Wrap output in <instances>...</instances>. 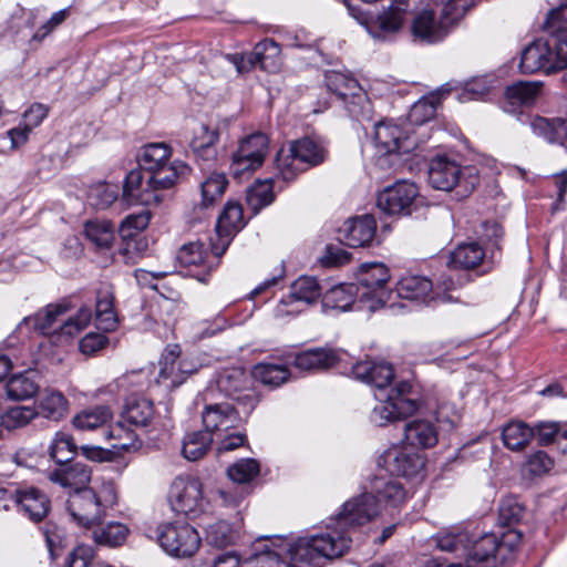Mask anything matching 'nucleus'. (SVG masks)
<instances>
[{
	"mask_svg": "<svg viewBox=\"0 0 567 567\" xmlns=\"http://www.w3.org/2000/svg\"><path fill=\"white\" fill-rule=\"evenodd\" d=\"M51 482L70 488L65 508L72 520L84 528L99 524L107 511L117 505L118 494L111 477L97 476L92 485L86 486L92 478L91 468L82 463H73L50 473Z\"/></svg>",
	"mask_w": 567,
	"mask_h": 567,
	"instance_id": "nucleus-1",
	"label": "nucleus"
},
{
	"mask_svg": "<svg viewBox=\"0 0 567 567\" xmlns=\"http://www.w3.org/2000/svg\"><path fill=\"white\" fill-rule=\"evenodd\" d=\"M171 147L165 143H151L142 147L140 168L132 169L125 178L124 199L146 207H157L165 200V192L190 173L182 161L169 162Z\"/></svg>",
	"mask_w": 567,
	"mask_h": 567,
	"instance_id": "nucleus-2",
	"label": "nucleus"
},
{
	"mask_svg": "<svg viewBox=\"0 0 567 567\" xmlns=\"http://www.w3.org/2000/svg\"><path fill=\"white\" fill-rule=\"evenodd\" d=\"M357 380L375 388L374 398L378 404L371 413V421L383 426L412 415L419 404L408 396L412 386L409 382H399L394 388L389 385L394 378L391 364L385 362L360 361L352 367Z\"/></svg>",
	"mask_w": 567,
	"mask_h": 567,
	"instance_id": "nucleus-3",
	"label": "nucleus"
},
{
	"mask_svg": "<svg viewBox=\"0 0 567 567\" xmlns=\"http://www.w3.org/2000/svg\"><path fill=\"white\" fill-rule=\"evenodd\" d=\"M351 538L344 532L337 528L311 537H301L292 544L282 539V553L285 560L288 558V567H310L319 557L337 558L349 548Z\"/></svg>",
	"mask_w": 567,
	"mask_h": 567,
	"instance_id": "nucleus-4",
	"label": "nucleus"
},
{
	"mask_svg": "<svg viewBox=\"0 0 567 567\" xmlns=\"http://www.w3.org/2000/svg\"><path fill=\"white\" fill-rule=\"evenodd\" d=\"M471 3V0H446L440 12L431 6L416 10L411 22L413 39L427 44L441 42L468 11Z\"/></svg>",
	"mask_w": 567,
	"mask_h": 567,
	"instance_id": "nucleus-5",
	"label": "nucleus"
},
{
	"mask_svg": "<svg viewBox=\"0 0 567 567\" xmlns=\"http://www.w3.org/2000/svg\"><path fill=\"white\" fill-rule=\"evenodd\" d=\"M327 145L311 137L292 142L276 156L277 176L286 182L293 181L301 172L322 164L328 157Z\"/></svg>",
	"mask_w": 567,
	"mask_h": 567,
	"instance_id": "nucleus-6",
	"label": "nucleus"
},
{
	"mask_svg": "<svg viewBox=\"0 0 567 567\" xmlns=\"http://www.w3.org/2000/svg\"><path fill=\"white\" fill-rule=\"evenodd\" d=\"M168 501L174 512L190 518L200 516L209 508L202 482L192 476H178L173 481Z\"/></svg>",
	"mask_w": 567,
	"mask_h": 567,
	"instance_id": "nucleus-7",
	"label": "nucleus"
},
{
	"mask_svg": "<svg viewBox=\"0 0 567 567\" xmlns=\"http://www.w3.org/2000/svg\"><path fill=\"white\" fill-rule=\"evenodd\" d=\"M390 279V270L383 264L364 265L361 268L357 288L360 293L358 309L375 311L383 307L389 297L385 286Z\"/></svg>",
	"mask_w": 567,
	"mask_h": 567,
	"instance_id": "nucleus-8",
	"label": "nucleus"
},
{
	"mask_svg": "<svg viewBox=\"0 0 567 567\" xmlns=\"http://www.w3.org/2000/svg\"><path fill=\"white\" fill-rule=\"evenodd\" d=\"M388 8L374 16H369L365 21L359 23L375 40L385 41L398 34L405 22L410 10H416V3L421 0H390Z\"/></svg>",
	"mask_w": 567,
	"mask_h": 567,
	"instance_id": "nucleus-9",
	"label": "nucleus"
},
{
	"mask_svg": "<svg viewBox=\"0 0 567 567\" xmlns=\"http://www.w3.org/2000/svg\"><path fill=\"white\" fill-rule=\"evenodd\" d=\"M220 392L226 398L235 401L243 409L244 414H249L258 400L255 391L249 386V379L244 370L234 368L221 372L214 386L205 392V399H214L215 393Z\"/></svg>",
	"mask_w": 567,
	"mask_h": 567,
	"instance_id": "nucleus-10",
	"label": "nucleus"
},
{
	"mask_svg": "<svg viewBox=\"0 0 567 567\" xmlns=\"http://www.w3.org/2000/svg\"><path fill=\"white\" fill-rule=\"evenodd\" d=\"M377 206L382 213H410L412 209L430 208L431 205L419 194L415 183L401 179L378 194Z\"/></svg>",
	"mask_w": 567,
	"mask_h": 567,
	"instance_id": "nucleus-11",
	"label": "nucleus"
},
{
	"mask_svg": "<svg viewBox=\"0 0 567 567\" xmlns=\"http://www.w3.org/2000/svg\"><path fill=\"white\" fill-rule=\"evenodd\" d=\"M321 288L315 277L301 276L291 286L288 296L284 297L274 309L277 319L293 318L317 302Z\"/></svg>",
	"mask_w": 567,
	"mask_h": 567,
	"instance_id": "nucleus-12",
	"label": "nucleus"
},
{
	"mask_svg": "<svg viewBox=\"0 0 567 567\" xmlns=\"http://www.w3.org/2000/svg\"><path fill=\"white\" fill-rule=\"evenodd\" d=\"M267 152L268 137L264 133L243 138L231 155L230 173L238 179L249 176L262 165Z\"/></svg>",
	"mask_w": 567,
	"mask_h": 567,
	"instance_id": "nucleus-13",
	"label": "nucleus"
},
{
	"mask_svg": "<svg viewBox=\"0 0 567 567\" xmlns=\"http://www.w3.org/2000/svg\"><path fill=\"white\" fill-rule=\"evenodd\" d=\"M12 506H17L32 522H40L50 511V499L35 487L0 488V508L9 511Z\"/></svg>",
	"mask_w": 567,
	"mask_h": 567,
	"instance_id": "nucleus-14",
	"label": "nucleus"
},
{
	"mask_svg": "<svg viewBox=\"0 0 567 567\" xmlns=\"http://www.w3.org/2000/svg\"><path fill=\"white\" fill-rule=\"evenodd\" d=\"M427 177L433 188L450 192L457 187L461 196H466L475 187L474 181L464 178L460 164L446 155H437L431 159Z\"/></svg>",
	"mask_w": 567,
	"mask_h": 567,
	"instance_id": "nucleus-15",
	"label": "nucleus"
},
{
	"mask_svg": "<svg viewBox=\"0 0 567 567\" xmlns=\"http://www.w3.org/2000/svg\"><path fill=\"white\" fill-rule=\"evenodd\" d=\"M157 540L168 555L175 557H190L200 545L197 530L186 523L159 525Z\"/></svg>",
	"mask_w": 567,
	"mask_h": 567,
	"instance_id": "nucleus-16",
	"label": "nucleus"
},
{
	"mask_svg": "<svg viewBox=\"0 0 567 567\" xmlns=\"http://www.w3.org/2000/svg\"><path fill=\"white\" fill-rule=\"evenodd\" d=\"M151 215H127L121 223L120 235L123 244L120 255L127 265H135L146 256L148 240L141 233L148 226Z\"/></svg>",
	"mask_w": 567,
	"mask_h": 567,
	"instance_id": "nucleus-17",
	"label": "nucleus"
},
{
	"mask_svg": "<svg viewBox=\"0 0 567 567\" xmlns=\"http://www.w3.org/2000/svg\"><path fill=\"white\" fill-rule=\"evenodd\" d=\"M326 83L329 91L344 102L352 116L360 118L368 115L370 102L354 78L341 72L329 71L326 73Z\"/></svg>",
	"mask_w": 567,
	"mask_h": 567,
	"instance_id": "nucleus-18",
	"label": "nucleus"
},
{
	"mask_svg": "<svg viewBox=\"0 0 567 567\" xmlns=\"http://www.w3.org/2000/svg\"><path fill=\"white\" fill-rule=\"evenodd\" d=\"M384 463L391 475L405 478L419 477L425 467L424 456L410 445L390 447L384 454Z\"/></svg>",
	"mask_w": 567,
	"mask_h": 567,
	"instance_id": "nucleus-19",
	"label": "nucleus"
},
{
	"mask_svg": "<svg viewBox=\"0 0 567 567\" xmlns=\"http://www.w3.org/2000/svg\"><path fill=\"white\" fill-rule=\"evenodd\" d=\"M378 513L377 496L372 493H363L342 505V509L336 517V523L341 528L360 526L369 523Z\"/></svg>",
	"mask_w": 567,
	"mask_h": 567,
	"instance_id": "nucleus-20",
	"label": "nucleus"
},
{
	"mask_svg": "<svg viewBox=\"0 0 567 567\" xmlns=\"http://www.w3.org/2000/svg\"><path fill=\"white\" fill-rule=\"evenodd\" d=\"M377 233L373 215H354L344 220L338 229L339 240L352 248L369 246Z\"/></svg>",
	"mask_w": 567,
	"mask_h": 567,
	"instance_id": "nucleus-21",
	"label": "nucleus"
},
{
	"mask_svg": "<svg viewBox=\"0 0 567 567\" xmlns=\"http://www.w3.org/2000/svg\"><path fill=\"white\" fill-rule=\"evenodd\" d=\"M374 144L384 155L409 153L414 147L409 134L391 121H382L374 125Z\"/></svg>",
	"mask_w": 567,
	"mask_h": 567,
	"instance_id": "nucleus-22",
	"label": "nucleus"
},
{
	"mask_svg": "<svg viewBox=\"0 0 567 567\" xmlns=\"http://www.w3.org/2000/svg\"><path fill=\"white\" fill-rule=\"evenodd\" d=\"M240 413L230 402L208 403L202 412V421L209 433H223L239 425Z\"/></svg>",
	"mask_w": 567,
	"mask_h": 567,
	"instance_id": "nucleus-23",
	"label": "nucleus"
},
{
	"mask_svg": "<svg viewBox=\"0 0 567 567\" xmlns=\"http://www.w3.org/2000/svg\"><path fill=\"white\" fill-rule=\"evenodd\" d=\"M519 69L523 73L529 74L543 72L550 75L556 73L546 40H536L523 50Z\"/></svg>",
	"mask_w": 567,
	"mask_h": 567,
	"instance_id": "nucleus-24",
	"label": "nucleus"
},
{
	"mask_svg": "<svg viewBox=\"0 0 567 567\" xmlns=\"http://www.w3.org/2000/svg\"><path fill=\"white\" fill-rule=\"evenodd\" d=\"M254 550L244 559V567H288L282 553V538L258 540Z\"/></svg>",
	"mask_w": 567,
	"mask_h": 567,
	"instance_id": "nucleus-25",
	"label": "nucleus"
},
{
	"mask_svg": "<svg viewBox=\"0 0 567 567\" xmlns=\"http://www.w3.org/2000/svg\"><path fill=\"white\" fill-rule=\"evenodd\" d=\"M219 141L218 128L200 124L195 131L189 147L197 162L210 165L217 158L216 144Z\"/></svg>",
	"mask_w": 567,
	"mask_h": 567,
	"instance_id": "nucleus-26",
	"label": "nucleus"
},
{
	"mask_svg": "<svg viewBox=\"0 0 567 567\" xmlns=\"http://www.w3.org/2000/svg\"><path fill=\"white\" fill-rule=\"evenodd\" d=\"M360 293L355 284H340L328 289L322 296V308L324 311L337 310L348 311L354 306L355 310Z\"/></svg>",
	"mask_w": 567,
	"mask_h": 567,
	"instance_id": "nucleus-27",
	"label": "nucleus"
},
{
	"mask_svg": "<svg viewBox=\"0 0 567 567\" xmlns=\"http://www.w3.org/2000/svg\"><path fill=\"white\" fill-rule=\"evenodd\" d=\"M248 223L245 215H219L216 221L217 239L210 240V247L216 256H223L234 236Z\"/></svg>",
	"mask_w": 567,
	"mask_h": 567,
	"instance_id": "nucleus-28",
	"label": "nucleus"
},
{
	"mask_svg": "<svg viewBox=\"0 0 567 567\" xmlns=\"http://www.w3.org/2000/svg\"><path fill=\"white\" fill-rule=\"evenodd\" d=\"M542 87L540 82H517L505 91L503 110L507 113H517L525 105H530L536 100Z\"/></svg>",
	"mask_w": 567,
	"mask_h": 567,
	"instance_id": "nucleus-29",
	"label": "nucleus"
},
{
	"mask_svg": "<svg viewBox=\"0 0 567 567\" xmlns=\"http://www.w3.org/2000/svg\"><path fill=\"white\" fill-rule=\"evenodd\" d=\"M337 352L329 348H315L295 355L292 364L302 371H319L329 369L338 362Z\"/></svg>",
	"mask_w": 567,
	"mask_h": 567,
	"instance_id": "nucleus-30",
	"label": "nucleus"
},
{
	"mask_svg": "<svg viewBox=\"0 0 567 567\" xmlns=\"http://www.w3.org/2000/svg\"><path fill=\"white\" fill-rule=\"evenodd\" d=\"M216 256L213 249L210 252L199 241L189 243L181 247L177 252V260L184 267H203L207 270L216 268L219 264V258Z\"/></svg>",
	"mask_w": 567,
	"mask_h": 567,
	"instance_id": "nucleus-31",
	"label": "nucleus"
},
{
	"mask_svg": "<svg viewBox=\"0 0 567 567\" xmlns=\"http://www.w3.org/2000/svg\"><path fill=\"white\" fill-rule=\"evenodd\" d=\"M113 411L107 405L84 409L72 417V425L81 432L104 429L113 420Z\"/></svg>",
	"mask_w": 567,
	"mask_h": 567,
	"instance_id": "nucleus-32",
	"label": "nucleus"
},
{
	"mask_svg": "<svg viewBox=\"0 0 567 567\" xmlns=\"http://www.w3.org/2000/svg\"><path fill=\"white\" fill-rule=\"evenodd\" d=\"M405 440L410 446L430 449L439 441L435 425L426 420H413L405 424Z\"/></svg>",
	"mask_w": 567,
	"mask_h": 567,
	"instance_id": "nucleus-33",
	"label": "nucleus"
},
{
	"mask_svg": "<svg viewBox=\"0 0 567 567\" xmlns=\"http://www.w3.org/2000/svg\"><path fill=\"white\" fill-rule=\"evenodd\" d=\"M181 348L178 344L167 346L159 360L158 382L167 388H176L182 384L179 370Z\"/></svg>",
	"mask_w": 567,
	"mask_h": 567,
	"instance_id": "nucleus-34",
	"label": "nucleus"
},
{
	"mask_svg": "<svg viewBox=\"0 0 567 567\" xmlns=\"http://www.w3.org/2000/svg\"><path fill=\"white\" fill-rule=\"evenodd\" d=\"M38 372L28 370L14 374L6 384L7 394L12 400H27L39 391Z\"/></svg>",
	"mask_w": 567,
	"mask_h": 567,
	"instance_id": "nucleus-35",
	"label": "nucleus"
},
{
	"mask_svg": "<svg viewBox=\"0 0 567 567\" xmlns=\"http://www.w3.org/2000/svg\"><path fill=\"white\" fill-rule=\"evenodd\" d=\"M252 59L261 70L277 73L282 65L280 45L272 39H266L257 43L252 50Z\"/></svg>",
	"mask_w": 567,
	"mask_h": 567,
	"instance_id": "nucleus-36",
	"label": "nucleus"
},
{
	"mask_svg": "<svg viewBox=\"0 0 567 567\" xmlns=\"http://www.w3.org/2000/svg\"><path fill=\"white\" fill-rule=\"evenodd\" d=\"M485 257L483 247L477 243H463L450 255L449 266L454 269H473L480 266Z\"/></svg>",
	"mask_w": 567,
	"mask_h": 567,
	"instance_id": "nucleus-37",
	"label": "nucleus"
},
{
	"mask_svg": "<svg viewBox=\"0 0 567 567\" xmlns=\"http://www.w3.org/2000/svg\"><path fill=\"white\" fill-rule=\"evenodd\" d=\"M434 542L440 550L454 553L465 558L471 536L465 529L454 527L437 533L434 536Z\"/></svg>",
	"mask_w": 567,
	"mask_h": 567,
	"instance_id": "nucleus-38",
	"label": "nucleus"
},
{
	"mask_svg": "<svg viewBox=\"0 0 567 567\" xmlns=\"http://www.w3.org/2000/svg\"><path fill=\"white\" fill-rule=\"evenodd\" d=\"M535 436V431L522 421H512L502 430L504 445L514 452L523 451Z\"/></svg>",
	"mask_w": 567,
	"mask_h": 567,
	"instance_id": "nucleus-39",
	"label": "nucleus"
},
{
	"mask_svg": "<svg viewBox=\"0 0 567 567\" xmlns=\"http://www.w3.org/2000/svg\"><path fill=\"white\" fill-rule=\"evenodd\" d=\"M396 293L402 299L425 301L433 289L432 281L419 275L402 277L396 284Z\"/></svg>",
	"mask_w": 567,
	"mask_h": 567,
	"instance_id": "nucleus-40",
	"label": "nucleus"
},
{
	"mask_svg": "<svg viewBox=\"0 0 567 567\" xmlns=\"http://www.w3.org/2000/svg\"><path fill=\"white\" fill-rule=\"evenodd\" d=\"M450 90L442 87L436 92H432L423 96L413 104L409 113V121L412 124L421 125L435 116L436 107L440 105L444 95L449 94Z\"/></svg>",
	"mask_w": 567,
	"mask_h": 567,
	"instance_id": "nucleus-41",
	"label": "nucleus"
},
{
	"mask_svg": "<svg viewBox=\"0 0 567 567\" xmlns=\"http://www.w3.org/2000/svg\"><path fill=\"white\" fill-rule=\"evenodd\" d=\"M114 297L110 288L97 291L95 305L96 327L104 331H113L117 327V317L113 310Z\"/></svg>",
	"mask_w": 567,
	"mask_h": 567,
	"instance_id": "nucleus-42",
	"label": "nucleus"
},
{
	"mask_svg": "<svg viewBox=\"0 0 567 567\" xmlns=\"http://www.w3.org/2000/svg\"><path fill=\"white\" fill-rule=\"evenodd\" d=\"M84 234L99 249H110L115 239V227L105 218H93L84 224Z\"/></svg>",
	"mask_w": 567,
	"mask_h": 567,
	"instance_id": "nucleus-43",
	"label": "nucleus"
},
{
	"mask_svg": "<svg viewBox=\"0 0 567 567\" xmlns=\"http://www.w3.org/2000/svg\"><path fill=\"white\" fill-rule=\"evenodd\" d=\"M154 417L153 403L145 398L131 396L126 401L123 419L128 423L145 427Z\"/></svg>",
	"mask_w": 567,
	"mask_h": 567,
	"instance_id": "nucleus-44",
	"label": "nucleus"
},
{
	"mask_svg": "<svg viewBox=\"0 0 567 567\" xmlns=\"http://www.w3.org/2000/svg\"><path fill=\"white\" fill-rule=\"evenodd\" d=\"M275 199L272 178L258 181L247 188L246 204L254 213L268 207Z\"/></svg>",
	"mask_w": 567,
	"mask_h": 567,
	"instance_id": "nucleus-45",
	"label": "nucleus"
},
{
	"mask_svg": "<svg viewBox=\"0 0 567 567\" xmlns=\"http://www.w3.org/2000/svg\"><path fill=\"white\" fill-rule=\"evenodd\" d=\"M228 185V181L226 175L223 173H213L210 174L202 184H200V193H202V209H214L215 203L221 198L226 187Z\"/></svg>",
	"mask_w": 567,
	"mask_h": 567,
	"instance_id": "nucleus-46",
	"label": "nucleus"
},
{
	"mask_svg": "<svg viewBox=\"0 0 567 567\" xmlns=\"http://www.w3.org/2000/svg\"><path fill=\"white\" fill-rule=\"evenodd\" d=\"M38 404L39 414L53 421L64 417L69 410L66 398L55 390H45Z\"/></svg>",
	"mask_w": 567,
	"mask_h": 567,
	"instance_id": "nucleus-47",
	"label": "nucleus"
},
{
	"mask_svg": "<svg viewBox=\"0 0 567 567\" xmlns=\"http://www.w3.org/2000/svg\"><path fill=\"white\" fill-rule=\"evenodd\" d=\"M117 197L118 187L116 185L101 182L90 186L86 203L92 209L105 210L116 202Z\"/></svg>",
	"mask_w": 567,
	"mask_h": 567,
	"instance_id": "nucleus-48",
	"label": "nucleus"
},
{
	"mask_svg": "<svg viewBox=\"0 0 567 567\" xmlns=\"http://www.w3.org/2000/svg\"><path fill=\"white\" fill-rule=\"evenodd\" d=\"M212 443L213 434L207 430L194 431L185 435L182 453L188 461H197L207 453Z\"/></svg>",
	"mask_w": 567,
	"mask_h": 567,
	"instance_id": "nucleus-49",
	"label": "nucleus"
},
{
	"mask_svg": "<svg viewBox=\"0 0 567 567\" xmlns=\"http://www.w3.org/2000/svg\"><path fill=\"white\" fill-rule=\"evenodd\" d=\"M252 375L265 385L279 386L290 378V371L286 365L261 362L255 365Z\"/></svg>",
	"mask_w": 567,
	"mask_h": 567,
	"instance_id": "nucleus-50",
	"label": "nucleus"
},
{
	"mask_svg": "<svg viewBox=\"0 0 567 567\" xmlns=\"http://www.w3.org/2000/svg\"><path fill=\"white\" fill-rule=\"evenodd\" d=\"M127 535L128 528L126 525L118 522H110L106 525L95 528L93 532L95 543L107 547L123 545Z\"/></svg>",
	"mask_w": 567,
	"mask_h": 567,
	"instance_id": "nucleus-51",
	"label": "nucleus"
},
{
	"mask_svg": "<svg viewBox=\"0 0 567 567\" xmlns=\"http://www.w3.org/2000/svg\"><path fill=\"white\" fill-rule=\"evenodd\" d=\"M375 493L384 502H389L396 506L405 499V491L403 486L393 480L385 477H375L371 482V492Z\"/></svg>",
	"mask_w": 567,
	"mask_h": 567,
	"instance_id": "nucleus-52",
	"label": "nucleus"
},
{
	"mask_svg": "<svg viewBox=\"0 0 567 567\" xmlns=\"http://www.w3.org/2000/svg\"><path fill=\"white\" fill-rule=\"evenodd\" d=\"M103 435L106 441L114 440L115 442L112 443V447L117 450L131 451L138 446L136 434L125 427L122 422H116L103 430Z\"/></svg>",
	"mask_w": 567,
	"mask_h": 567,
	"instance_id": "nucleus-53",
	"label": "nucleus"
},
{
	"mask_svg": "<svg viewBox=\"0 0 567 567\" xmlns=\"http://www.w3.org/2000/svg\"><path fill=\"white\" fill-rule=\"evenodd\" d=\"M533 429L540 445H549L557 441L563 453H567V440L561 437V434L567 430V426L561 427L557 422H539Z\"/></svg>",
	"mask_w": 567,
	"mask_h": 567,
	"instance_id": "nucleus-54",
	"label": "nucleus"
},
{
	"mask_svg": "<svg viewBox=\"0 0 567 567\" xmlns=\"http://www.w3.org/2000/svg\"><path fill=\"white\" fill-rule=\"evenodd\" d=\"M50 456L51 458L62 464L70 461L76 452V445L73 442V437L64 432H56L51 444H50Z\"/></svg>",
	"mask_w": 567,
	"mask_h": 567,
	"instance_id": "nucleus-55",
	"label": "nucleus"
},
{
	"mask_svg": "<svg viewBox=\"0 0 567 567\" xmlns=\"http://www.w3.org/2000/svg\"><path fill=\"white\" fill-rule=\"evenodd\" d=\"M546 40L555 72L567 69V32H548Z\"/></svg>",
	"mask_w": 567,
	"mask_h": 567,
	"instance_id": "nucleus-56",
	"label": "nucleus"
},
{
	"mask_svg": "<svg viewBox=\"0 0 567 567\" xmlns=\"http://www.w3.org/2000/svg\"><path fill=\"white\" fill-rule=\"evenodd\" d=\"M565 123L559 118L548 120L546 117L536 116L530 122V128L537 136L553 143L560 138L565 131Z\"/></svg>",
	"mask_w": 567,
	"mask_h": 567,
	"instance_id": "nucleus-57",
	"label": "nucleus"
},
{
	"mask_svg": "<svg viewBox=\"0 0 567 567\" xmlns=\"http://www.w3.org/2000/svg\"><path fill=\"white\" fill-rule=\"evenodd\" d=\"M66 311V308L61 305H49L44 309L38 311L33 320L35 330H39L43 334H49L55 331L58 318Z\"/></svg>",
	"mask_w": 567,
	"mask_h": 567,
	"instance_id": "nucleus-58",
	"label": "nucleus"
},
{
	"mask_svg": "<svg viewBox=\"0 0 567 567\" xmlns=\"http://www.w3.org/2000/svg\"><path fill=\"white\" fill-rule=\"evenodd\" d=\"M260 471L259 463L254 458H243L230 465L227 470L228 477L237 484H248Z\"/></svg>",
	"mask_w": 567,
	"mask_h": 567,
	"instance_id": "nucleus-59",
	"label": "nucleus"
},
{
	"mask_svg": "<svg viewBox=\"0 0 567 567\" xmlns=\"http://www.w3.org/2000/svg\"><path fill=\"white\" fill-rule=\"evenodd\" d=\"M39 412L31 406H14L1 416V424L8 430H16L28 425Z\"/></svg>",
	"mask_w": 567,
	"mask_h": 567,
	"instance_id": "nucleus-60",
	"label": "nucleus"
},
{
	"mask_svg": "<svg viewBox=\"0 0 567 567\" xmlns=\"http://www.w3.org/2000/svg\"><path fill=\"white\" fill-rule=\"evenodd\" d=\"M206 538L212 546L223 548L235 542L237 533L229 523L220 520L208 527Z\"/></svg>",
	"mask_w": 567,
	"mask_h": 567,
	"instance_id": "nucleus-61",
	"label": "nucleus"
},
{
	"mask_svg": "<svg viewBox=\"0 0 567 567\" xmlns=\"http://www.w3.org/2000/svg\"><path fill=\"white\" fill-rule=\"evenodd\" d=\"M544 29L547 32H567V0H559L558 4L548 11Z\"/></svg>",
	"mask_w": 567,
	"mask_h": 567,
	"instance_id": "nucleus-62",
	"label": "nucleus"
},
{
	"mask_svg": "<svg viewBox=\"0 0 567 567\" xmlns=\"http://www.w3.org/2000/svg\"><path fill=\"white\" fill-rule=\"evenodd\" d=\"M92 319V311L89 307H82L76 315L69 318L59 326L61 334L73 337L81 332L90 323Z\"/></svg>",
	"mask_w": 567,
	"mask_h": 567,
	"instance_id": "nucleus-63",
	"label": "nucleus"
},
{
	"mask_svg": "<svg viewBox=\"0 0 567 567\" xmlns=\"http://www.w3.org/2000/svg\"><path fill=\"white\" fill-rule=\"evenodd\" d=\"M477 237L485 241L491 247L501 249V240L503 239V228L494 219H487L482 221L478 228L475 230Z\"/></svg>",
	"mask_w": 567,
	"mask_h": 567,
	"instance_id": "nucleus-64",
	"label": "nucleus"
}]
</instances>
